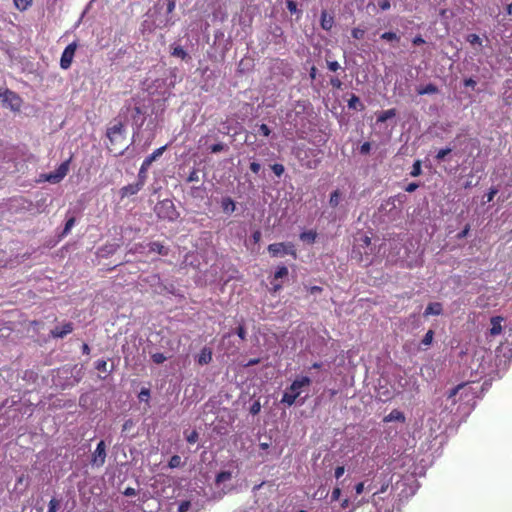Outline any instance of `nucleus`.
Returning a JSON list of instances; mask_svg holds the SVG:
<instances>
[{"label": "nucleus", "instance_id": "f257e3e1", "mask_svg": "<svg viewBox=\"0 0 512 512\" xmlns=\"http://www.w3.org/2000/svg\"><path fill=\"white\" fill-rule=\"evenodd\" d=\"M106 135L110 141V151L115 152V154L122 155L124 153L122 146L125 142V130L123 123L118 121L117 123L110 126L107 129Z\"/></svg>", "mask_w": 512, "mask_h": 512}, {"label": "nucleus", "instance_id": "f03ea898", "mask_svg": "<svg viewBox=\"0 0 512 512\" xmlns=\"http://www.w3.org/2000/svg\"><path fill=\"white\" fill-rule=\"evenodd\" d=\"M311 382L308 376L297 377L283 394L281 403L292 406L300 396L301 389L310 386Z\"/></svg>", "mask_w": 512, "mask_h": 512}, {"label": "nucleus", "instance_id": "7ed1b4c3", "mask_svg": "<svg viewBox=\"0 0 512 512\" xmlns=\"http://www.w3.org/2000/svg\"><path fill=\"white\" fill-rule=\"evenodd\" d=\"M154 212L161 220L175 221L179 217L174 203L170 199H164L156 203Z\"/></svg>", "mask_w": 512, "mask_h": 512}, {"label": "nucleus", "instance_id": "20e7f679", "mask_svg": "<svg viewBox=\"0 0 512 512\" xmlns=\"http://www.w3.org/2000/svg\"><path fill=\"white\" fill-rule=\"evenodd\" d=\"M267 250L273 258L283 257L285 255H290L294 259L297 258V251L292 242L272 243L268 246Z\"/></svg>", "mask_w": 512, "mask_h": 512}, {"label": "nucleus", "instance_id": "39448f33", "mask_svg": "<svg viewBox=\"0 0 512 512\" xmlns=\"http://www.w3.org/2000/svg\"><path fill=\"white\" fill-rule=\"evenodd\" d=\"M124 109L126 113L130 115L133 123L139 128L144 124L145 117L144 111L142 107L139 105L138 101L135 99H131L126 101L124 105Z\"/></svg>", "mask_w": 512, "mask_h": 512}, {"label": "nucleus", "instance_id": "423d86ee", "mask_svg": "<svg viewBox=\"0 0 512 512\" xmlns=\"http://www.w3.org/2000/svg\"><path fill=\"white\" fill-rule=\"evenodd\" d=\"M371 249V238L367 235H363L356 239V244L353 248V253L359 254V261H363V256H370Z\"/></svg>", "mask_w": 512, "mask_h": 512}, {"label": "nucleus", "instance_id": "0eeeda50", "mask_svg": "<svg viewBox=\"0 0 512 512\" xmlns=\"http://www.w3.org/2000/svg\"><path fill=\"white\" fill-rule=\"evenodd\" d=\"M106 444L101 440L91 455L90 463L93 467H102L106 461Z\"/></svg>", "mask_w": 512, "mask_h": 512}, {"label": "nucleus", "instance_id": "6e6552de", "mask_svg": "<svg viewBox=\"0 0 512 512\" xmlns=\"http://www.w3.org/2000/svg\"><path fill=\"white\" fill-rule=\"evenodd\" d=\"M77 49V43L76 42H72L70 43L63 51L62 55H61V59H60V67L62 69H68L70 68L71 64H72V61H73V58H74V55H75V51Z\"/></svg>", "mask_w": 512, "mask_h": 512}, {"label": "nucleus", "instance_id": "1a4fd4ad", "mask_svg": "<svg viewBox=\"0 0 512 512\" xmlns=\"http://www.w3.org/2000/svg\"><path fill=\"white\" fill-rule=\"evenodd\" d=\"M71 158L68 160L62 162L56 171L54 173H50L47 176V180L51 183H58L60 182L68 173L69 171V165H70Z\"/></svg>", "mask_w": 512, "mask_h": 512}, {"label": "nucleus", "instance_id": "9d476101", "mask_svg": "<svg viewBox=\"0 0 512 512\" xmlns=\"http://www.w3.org/2000/svg\"><path fill=\"white\" fill-rule=\"evenodd\" d=\"M308 156V150L298 148L296 151V157L300 161L301 165L307 169H315L319 164V160H305Z\"/></svg>", "mask_w": 512, "mask_h": 512}, {"label": "nucleus", "instance_id": "9b49d317", "mask_svg": "<svg viewBox=\"0 0 512 512\" xmlns=\"http://www.w3.org/2000/svg\"><path fill=\"white\" fill-rule=\"evenodd\" d=\"M461 393L460 398H462L463 395H468V384L467 383H461L451 389L447 395V399L452 401V404H456L458 402V399H456V396Z\"/></svg>", "mask_w": 512, "mask_h": 512}, {"label": "nucleus", "instance_id": "f8f14e48", "mask_svg": "<svg viewBox=\"0 0 512 512\" xmlns=\"http://www.w3.org/2000/svg\"><path fill=\"white\" fill-rule=\"evenodd\" d=\"M73 323L66 322L61 326H56L51 330V336L53 338H64L66 335L70 334L73 331Z\"/></svg>", "mask_w": 512, "mask_h": 512}, {"label": "nucleus", "instance_id": "ddd939ff", "mask_svg": "<svg viewBox=\"0 0 512 512\" xmlns=\"http://www.w3.org/2000/svg\"><path fill=\"white\" fill-rule=\"evenodd\" d=\"M142 187V182L128 184L120 189L121 197L124 198L135 195L142 189Z\"/></svg>", "mask_w": 512, "mask_h": 512}, {"label": "nucleus", "instance_id": "4468645a", "mask_svg": "<svg viewBox=\"0 0 512 512\" xmlns=\"http://www.w3.org/2000/svg\"><path fill=\"white\" fill-rule=\"evenodd\" d=\"M504 318L501 316H494L490 319L491 328L489 334L491 336H497L502 332V322Z\"/></svg>", "mask_w": 512, "mask_h": 512}, {"label": "nucleus", "instance_id": "2eb2a0df", "mask_svg": "<svg viewBox=\"0 0 512 512\" xmlns=\"http://www.w3.org/2000/svg\"><path fill=\"white\" fill-rule=\"evenodd\" d=\"M4 100L8 101L13 109H19L20 97L15 92L6 89L4 91Z\"/></svg>", "mask_w": 512, "mask_h": 512}, {"label": "nucleus", "instance_id": "dca6fc26", "mask_svg": "<svg viewBox=\"0 0 512 512\" xmlns=\"http://www.w3.org/2000/svg\"><path fill=\"white\" fill-rule=\"evenodd\" d=\"M148 246L149 252H154L162 256H167L169 254V248L158 241L150 242Z\"/></svg>", "mask_w": 512, "mask_h": 512}, {"label": "nucleus", "instance_id": "f3484780", "mask_svg": "<svg viewBox=\"0 0 512 512\" xmlns=\"http://www.w3.org/2000/svg\"><path fill=\"white\" fill-rule=\"evenodd\" d=\"M212 350L209 347H204L198 355L197 362L199 365H206L212 361Z\"/></svg>", "mask_w": 512, "mask_h": 512}, {"label": "nucleus", "instance_id": "a211bd4d", "mask_svg": "<svg viewBox=\"0 0 512 512\" xmlns=\"http://www.w3.org/2000/svg\"><path fill=\"white\" fill-rule=\"evenodd\" d=\"M221 208L225 214H232L236 209V204L232 198L223 197L221 200Z\"/></svg>", "mask_w": 512, "mask_h": 512}, {"label": "nucleus", "instance_id": "6ab92c4d", "mask_svg": "<svg viewBox=\"0 0 512 512\" xmlns=\"http://www.w3.org/2000/svg\"><path fill=\"white\" fill-rule=\"evenodd\" d=\"M443 312L442 304L439 302L429 303L424 311V316L440 315Z\"/></svg>", "mask_w": 512, "mask_h": 512}, {"label": "nucleus", "instance_id": "aec40b11", "mask_svg": "<svg viewBox=\"0 0 512 512\" xmlns=\"http://www.w3.org/2000/svg\"><path fill=\"white\" fill-rule=\"evenodd\" d=\"M392 421H398V422H404L405 416L403 412L393 409L387 416L384 417V422H392Z\"/></svg>", "mask_w": 512, "mask_h": 512}, {"label": "nucleus", "instance_id": "412c9836", "mask_svg": "<svg viewBox=\"0 0 512 512\" xmlns=\"http://www.w3.org/2000/svg\"><path fill=\"white\" fill-rule=\"evenodd\" d=\"M166 150V146H162L158 149H156L152 154H150L149 156H147L144 161L142 163L145 164V166H151V164L158 158L160 157L163 152Z\"/></svg>", "mask_w": 512, "mask_h": 512}, {"label": "nucleus", "instance_id": "4be33fe9", "mask_svg": "<svg viewBox=\"0 0 512 512\" xmlns=\"http://www.w3.org/2000/svg\"><path fill=\"white\" fill-rule=\"evenodd\" d=\"M299 238L303 242L313 244L316 241L317 232L315 230L304 231L300 233Z\"/></svg>", "mask_w": 512, "mask_h": 512}, {"label": "nucleus", "instance_id": "5701e85b", "mask_svg": "<svg viewBox=\"0 0 512 512\" xmlns=\"http://www.w3.org/2000/svg\"><path fill=\"white\" fill-rule=\"evenodd\" d=\"M334 24V19L332 16H329L326 11H322L321 13V27L324 30H330Z\"/></svg>", "mask_w": 512, "mask_h": 512}, {"label": "nucleus", "instance_id": "b1692460", "mask_svg": "<svg viewBox=\"0 0 512 512\" xmlns=\"http://www.w3.org/2000/svg\"><path fill=\"white\" fill-rule=\"evenodd\" d=\"M438 91H439L438 87L433 83H429L425 86H421V87L417 88V93L419 95L436 94V93H438Z\"/></svg>", "mask_w": 512, "mask_h": 512}, {"label": "nucleus", "instance_id": "393cba45", "mask_svg": "<svg viewBox=\"0 0 512 512\" xmlns=\"http://www.w3.org/2000/svg\"><path fill=\"white\" fill-rule=\"evenodd\" d=\"M395 116H396V109L395 108H391V109H388V110H385V111L381 112V114H379L378 117H377V122L384 123L388 119H391V118H393Z\"/></svg>", "mask_w": 512, "mask_h": 512}, {"label": "nucleus", "instance_id": "a878e982", "mask_svg": "<svg viewBox=\"0 0 512 512\" xmlns=\"http://www.w3.org/2000/svg\"><path fill=\"white\" fill-rule=\"evenodd\" d=\"M171 56L186 60L189 58L188 53L181 46H173L171 48Z\"/></svg>", "mask_w": 512, "mask_h": 512}, {"label": "nucleus", "instance_id": "bb28decb", "mask_svg": "<svg viewBox=\"0 0 512 512\" xmlns=\"http://www.w3.org/2000/svg\"><path fill=\"white\" fill-rule=\"evenodd\" d=\"M348 107L360 111L364 109V105L361 103L359 97L355 94H352L351 98L349 99Z\"/></svg>", "mask_w": 512, "mask_h": 512}, {"label": "nucleus", "instance_id": "cd10ccee", "mask_svg": "<svg viewBox=\"0 0 512 512\" xmlns=\"http://www.w3.org/2000/svg\"><path fill=\"white\" fill-rule=\"evenodd\" d=\"M33 0H13L15 7L20 11L27 10L32 5Z\"/></svg>", "mask_w": 512, "mask_h": 512}, {"label": "nucleus", "instance_id": "c85d7f7f", "mask_svg": "<svg viewBox=\"0 0 512 512\" xmlns=\"http://www.w3.org/2000/svg\"><path fill=\"white\" fill-rule=\"evenodd\" d=\"M340 196H341V193H340V191L338 189L333 191L331 193L330 199H329L330 206L337 207L338 204H339V201H340Z\"/></svg>", "mask_w": 512, "mask_h": 512}, {"label": "nucleus", "instance_id": "c756f323", "mask_svg": "<svg viewBox=\"0 0 512 512\" xmlns=\"http://www.w3.org/2000/svg\"><path fill=\"white\" fill-rule=\"evenodd\" d=\"M288 276V268L284 265L278 266L274 273V280Z\"/></svg>", "mask_w": 512, "mask_h": 512}, {"label": "nucleus", "instance_id": "7c9ffc66", "mask_svg": "<svg viewBox=\"0 0 512 512\" xmlns=\"http://www.w3.org/2000/svg\"><path fill=\"white\" fill-rule=\"evenodd\" d=\"M421 173H422L421 161L420 160H416L413 163L412 170L410 171V175L412 177H418L419 175H421Z\"/></svg>", "mask_w": 512, "mask_h": 512}, {"label": "nucleus", "instance_id": "2f4dec72", "mask_svg": "<svg viewBox=\"0 0 512 512\" xmlns=\"http://www.w3.org/2000/svg\"><path fill=\"white\" fill-rule=\"evenodd\" d=\"M148 168H149V166H145V164L142 163L141 167L139 169L138 182H142V185H144V183H145Z\"/></svg>", "mask_w": 512, "mask_h": 512}, {"label": "nucleus", "instance_id": "473e14b6", "mask_svg": "<svg viewBox=\"0 0 512 512\" xmlns=\"http://www.w3.org/2000/svg\"><path fill=\"white\" fill-rule=\"evenodd\" d=\"M231 472L229 471H221L220 473H218L216 475V483H222V482H225L227 480H230L231 478Z\"/></svg>", "mask_w": 512, "mask_h": 512}, {"label": "nucleus", "instance_id": "72a5a7b5", "mask_svg": "<svg viewBox=\"0 0 512 512\" xmlns=\"http://www.w3.org/2000/svg\"><path fill=\"white\" fill-rule=\"evenodd\" d=\"M381 39L386 40V41L398 42L400 40V37L395 32H384L381 35Z\"/></svg>", "mask_w": 512, "mask_h": 512}, {"label": "nucleus", "instance_id": "f704fd0d", "mask_svg": "<svg viewBox=\"0 0 512 512\" xmlns=\"http://www.w3.org/2000/svg\"><path fill=\"white\" fill-rule=\"evenodd\" d=\"M466 40L471 44V45H479L481 46L482 45V40L481 38L477 35V34H469L466 38Z\"/></svg>", "mask_w": 512, "mask_h": 512}, {"label": "nucleus", "instance_id": "c9c22d12", "mask_svg": "<svg viewBox=\"0 0 512 512\" xmlns=\"http://www.w3.org/2000/svg\"><path fill=\"white\" fill-rule=\"evenodd\" d=\"M60 507V501L56 498H52L48 504L47 512H57Z\"/></svg>", "mask_w": 512, "mask_h": 512}, {"label": "nucleus", "instance_id": "e433bc0d", "mask_svg": "<svg viewBox=\"0 0 512 512\" xmlns=\"http://www.w3.org/2000/svg\"><path fill=\"white\" fill-rule=\"evenodd\" d=\"M151 359L155 364H162L166 361L167 357L163 353H154L151 355Z\"/></svg>", "mask_w": 512, "mask_h": 512}, {"label": "nucleus", "instance_id": "4c0bfd02", "mask_svg": "<svg viewBox=\"0 0 512 512\" xmlns=\"http://www.w3.org/2000/svg\"><path fill=\"white\" fill-rule=\"evenodd\" d=\"M181 463V457L179 455H173L168 462V466L170 468H177L181 465Z\"/></svg>", "mask_w": 512, "mask_h": 512}, {"label": "nucleus", "instance_id": "58836bf2", "mask_svg": "<svg viewBox=\"0 0 512 512\" xmlns=\"http://www.w3.org/2000/svg\"><path fill=\"white\" fill-rule=\"evenodd\" d=\"M95 369L103 373L109 372L107 369V362L104 359H100L95 362Z\"/></svg>", "mask_w": 512, "mask_h": 512}, {"label": "nucleus", "instance_id": "ea45409f", "mask_svg": "<svg viewBox=\"0 0 512 512\" xmlns=\"http://www.w3.org/2000/svg\"><path fill=\"white\" fill-rule=\"evenodd\" d=\"M271 169L273 171V173L277 176V177H281L285 171V168L282 164H279V163H275L271 166Z\"/></svg>", "mask_w": 512, "mask_h": 512}, {"label": "nucleus", "instance_id": "a19ab883", "mask_svg": "<svg viewBox=\"0 0 512 512\" xmlns=\"http://www.w3.org/2000/svg\"><path fill=\"white\" fill-rule=\"evenodd\" d=\"M271 129L266 124H260L258 125V133L261 134L264 137H269L271 134Z\"/></svg>", "mask_w": 512, "mask_h": 512}, {"label": "nucleus", "instance_id": "79ce46f5", "mask_svg": "<svg viewBox=\"0 0 512 512\" xmlns=\"http://www.w3.org/2000/svg\"><path fill=\"white\" fill-rule=\"evenodd\" d=\"M74 224H75V218L74 217H70L66 221V223H65V226H64L62 234L63 235H67L71 231V229L74 226Z\"/></svg>", "mask_w": 512, "mask_h": 512}, {"label": "nucleus", "instance_id": "37998d69", "mask_svg": "<svg viewBox=\"0 0 512 512\" xmlns=\"http://www.w3.org/2000/svg\"><path fill=\"white\" fill-rule=\"evenodd\" d=\"M351 35L354 39L361 40L364 38L365 30L360 28H353L351 31Z\"/></svg>", "mask_w": 512, "mask_h": 512}, {"label": "nucleus", "instance_id": "c03bdc74", "mask_svg": "<svg viewBox=\"0 0 512 512\" xmlns=\"http://www.w3.org/2000/svg\"><path fill=\"white\" fill-rule=\"evenodd\" d=\"M434 337V332L432 330H428L422 339V344L428 346L432 343Z\"/></svg>", "mask_w": 512, "mask_h": 512}, {"label": "nucleus", "instance_id": "a18cd8bd", "mask_svg": "<svg viewBox=\"0 0 512 512\" xmlns=\"http://www.w3.org/2000/svg\"><path fill=\"white\" fill-rule=\"evenodd\" d=\"M451 151H452V149H451V148H448V147H447V148L440 149V150L437 152V154H436V157H435V158H436L438 161H441V160H443V159H444L448 154H450V153H451Z\"/></svg>", "mask_w": 512, "mask_h": 512}, {"label": "nucleus", "instance_id": "49530a36", "mask_svg": "<svg viewBox=\"0 0 512 512\" xmlns=\"http://www.w3.org/2000/svg\"><path fill=\"white\" fill-rule=\"evenodd\" d=\"M199 180H200V178H199V172H198V170L193 169V170L189 173V175H188V177H187V182H189V183H191V182H198Z\"/></svg>", "mask_w": 512, "mask_h": 512}, {"label": "nucleus", "instance_id": "de8ad7c7", "mask_svg": "<svg viewBox=\"0 0 512 512\" xmlns=\"http://www.w3.org/2000/svg\"><path fill=\"white\" fill-rule=\"evenodd\" d=\"M286 6H287V9L288 11L291 13V14H294V13H297L298 12V9H297V3L293 0H287L286 2Z\"/></svg>", "mask_w": 512, "mask_h": 512}, {"label": "nucleus", "instance_id": "09e8293b", "mask_svg": "<svg viewBox=\"0 0 512 512\" xmlns=\"http://www.w3.org/2000/svg\"><path fill=\"white\" fill-rule=\"evenodd\" d=\"M370 150H371V143L370 142H364L360 148H359V152L360 154L362 155H367L370 153Z\"/></svg>", "mask_w": 512, "mask_h": 512}, {"label": "nucleus", "instance_id": "8fccbe9b", "mask_svg": "<svg viewBox=\"0 0 512 512\" xmlns=\"http://www.w3.org/2000/svg\"><path fill=\"white\" fill-rule=\"evenodd\" d=\"M211 153H219L225 149V145L223 143H216L210 146Z\"/></svg>", "mask_w": 512, "mask_h": 512}, {"label": "nucleus", "instance_id": "3c124183", "mask_svg": "<svg viewBox=\"0 0 512 512\" xmlns=\"http://www.w3.org/2000/svg\"><path fill=\"white\" fill-rule=\"evenodd\" d=\"M191 506V502L186 500L182 501L178 506V512H187Z\"/></svg>", "mask_w": 512, "mask_h": 512}, {"label": "nucleus", "instance_id": "603ef678", "mask_svg": "<svg viewBox=\"0 0 512 512\" xmlns=\"http://www.w3.org/2000/svg\"><path fill=\"white\" fill-rule=\"evenodd\" d=\"M198 432L193 430L187 437L186 440L188 443L193 444L198 440Z\"/></svg>", "mask_w": 512, "mask_h": 512}, {"label": "nucleus", "instance_id": "864d4df0", "mask_svg": "<svg viewBox=\"0 0 512 512\" xmlns=\"http://www.w3.org/2000/svg\"><path fill=\"white\" fill-rule=\"evenodd\" d=\"M150 397V390L147 388H143L139 393V399L141 401H148Z\"/></svg>", "mask_w": 512, "mask_h": 512}, {"label": "nucleus", "instance_id": "5fc2aeb1", "mask_svg": "<svg viewBox=\"0 0 512 512\" xmlns=\"http://www.w3.org/2000/svg\"><path fill=\"white\" fill-rule=\"evenodd\" d=\"M236 334L238 335V337L241 339V340H245L246 339V330H245V327L243 325H239L236 329Z\"/></svg>", "mask_w": 512, "mask_h": 512}, {"label": "nucleus", "instance_id": "6e6d98bb", "mask_svg": "<svg viewBox=\"0 0 512 512\" xmlns=\"http://www.w3.org/2000/svg\"><path fill=\"white\" fill-rule=\"evenodd\" d=\"M378 6L381 10H388L390 9L391 7V3H390V0H379L378 1Z\"/></svg>", "mask_w": 512, "mask_h": 512}, {"label": "nucleus", "instance_id": "4d7b16f0", "mask_svg": "<svg viewBox=\"0 0 512 512\" xmlns=\"http://www.w3.org/2000/svg\"><path fill=\"white\" fill-rule=\"evenodd\" d=\"M327 67L330 71H337L340 69V64L337 61H327Z\"/></svg>", "mask_w": 512, "mask_h": 512}, {"label": "nucleus", "instance_id": "13d9d810", "mask_svg": "<svg viewBox=\"0 0 512 512\" xmlns=\"http://www.w3.org/2000/svg\"><path fill=\"white\" fill-rule=\"evenodd\" d=\"M340 495H341V489L339 487H335L331 494V501L334 502V501L339 500Z\"/></svg>", "mask_w": 512, "mask_h": 512}, {"label": "nucleus", "instance_id": "bf43d9fd", "mask_svg": "<svg viewBox=\"0 0 512 512\" xmlns=\"http://www.w3.org/2000/svg\"><path fill=\"white\" fill-rule=\"evenodd\" d=\"M498 193V189L495 188V187H491L489 192L487 193L486 197H487V202H491L495 195Z\"/></svg>", "mask_w": 512, "mask_h": 512}, {"label": "nucleus", "instance_id": "052dcab7", "mask_svg": "<svg viewBox=\"0 0 512 512\" xmlns=\"http://www.w3.org/2000/svg\"><path fill=\"white\" fill-rule=\"evenodd\" d=\"M469 231H470V225H469V224H466V225H465V227H464V229H463L461 232H459V233L457 234V238H458V239H463V238H465V237L468 235Z\"/></svg>", "mask_w": 512, "mask_h": 512}, {"label": "nucleus", "instance_id": "680f3d73", "mask_svg": "<svg viewBox=\"0 0 512 512\" xmlns=\"http://www.w3.org/2000/svg\"><path fill=\"white\" fill-rule=\"evenodd\" d=\"M419 187V184L416 183V182H411L409 183L405 188L404 190L408 193H412L414 192L417 188Z\"/></svg>", "mask_w": 512, "mask_h": 512}, {"label": "nucleus", "instance_id": "e2e57ef3", "mask_svg": "<svg viewBox=\"0 0 512 512\" xmlns=\"http://www.w3.org/2000/svg\"><path fill=\"white\" fill-rule=\"evenodd\" d=\"M261 169V165L258 163V162H251L250 163V170L254 173V174H258L259 171Z\"/></svg>", "mask_w": 512, "mask_h": 512}, {"label": "nucleus", "instance_id": "0e129e2a", "mask_svg": "<svg viewBox=\"0 0 512 512\" xmlns=\"http://www.w3.org/2000/svg\"><path fill=\"white\" fill-rule=\"evenodd\" d=\"M330 84L333 88L340 89L342 86V82L339 78H331Z\"/></svg>", "mask_w": 512, "mask_h": 512}, {"label": "nucleus", "instance_id": "69168bd1", "mask_svg": "<svg viewBox=\"0 0 512 512\" xmlns=\"http://www.w3.org/2000/svg\"><path fill=\"white\" fill-rule=\"evenodd\" d=\"M261 236H262L261 231L260 230H256V231L253 232L251 237H252L253 242L255 244H257V243L260 242Z\"/></svg>", "mask_w": 512, "mask_h": 512}, {"label": "nucleus", "instance_id": "338daca9", "mask_svg": "<svg viewBox=\"0 0 512 512\" xmlns=\"http://www.w3.org/2000/svg\"><path fill=\"white\" fill-rule=\"evenodd\" d=\"M344 472H345V467L344 466H337L335 468V473H334L336 479H339L340 477H342Z\"/></svg>", "mask_w": 512, "mask_h": 512}, {"label": "nucleus", "instance_id": "774afa93", "mask_svg": "<svg viewBox=\"0 0 512 512\" xmlns=\"http://www.w3.org/2000/svg\"><path fill=\"white\" fill-rule=\"evenodd\" d=\"M260 408H261L260 403L259 402H255V403L252 404V406L250 408V412L253 415H255V414L259 413Z\"/></svg>", "mask_w": 512, "mask_h": 512}]
</instances>
